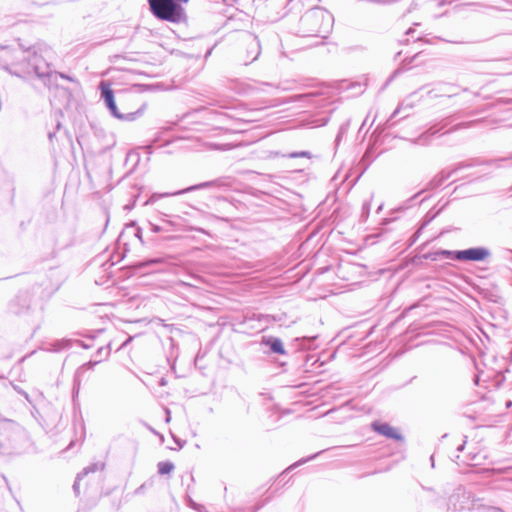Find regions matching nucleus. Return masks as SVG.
Returning a JSON list of instances; mask_svg holds the SVG:
<instances>
[{"mask_svg": "<svg viewBox=\"0 0 512 512\" xmlns=\"http://www.w3.org/2000/svg\"><path fill=\"white\" fill-rule=\"evenodd\" d=\"M54 59L55 52L46 44L37 42V44L34 45V74H36L44 85L49 88L57 86L58 78L76 82L74 77L52 70Z\"/></svg>", "mask_w": 512, "mask_h": 512, "instance_id": "obj_1", "label": "nucleus"}, {"mask_svg": "<svg viewBox=\"0 0 512 512\" xmlns=\"http://www.w3.org/2000/svg\"><path fill=\"white\" fill-rule=\"evenodd\" d=\"M333 15L322 7L308 10L299 21L298 33L301 37L327 38L333 27Z\"/></svg>", "mask_w": 512, "mask_h": 512, "instance_id": "obj_2", "label": "nucleus"}, {"mask_svg": "<svg viewBox=\"0 0 512 512\" xmlns=\"http://www.w3.org/2000/svg\"><path fill=\"white\" fill-rule=\"evenodd\" d=\"M189 0H148L151 13L159 20L179 23L184 15L182 3Z\"/></svg>", "mask_w": 512, "mask_h": 512, "instance_id": "obj_3", "label": "nucleus"}, {"mask_svg": "<svg viewBox=\"0 0 512 512\" xmlns=\"http://www.w3.org/2000/svg\"><path fill=\"white\" fill-rule=\"evenodd\" d=\"M99 88L101 90V99H103L106 107L108 108L113 117L121 121L132 122L143 115L145 105H142L141 108L137 109L134 112L121 113L117 108L114 98V92L111 89V86L108 82L101 81L99 84Z\"/></svg>", "mask_w": 512, "mask_h": 512, "instance_id": "obj_4", "label": "nucleus"}, {"mask_svg": "<svg viewBox=\"0 0 512 512\" xmlns=\"http://www.w3.org/2000/svg\"><path fill=\"white\" fill-rule=\"evenodd\" d=\"M239 61L249 65L256 61L261 54V45L258 37L251 32H242L239 38Z\"/></svg>", "mask_w": 512, "mask_h": 512, "instance_id": "obj_5", "label": "nucleus"}, {"mask_svg": "<svg viewBox=\"0 0 512 512\" xmlns=\"http://www.w3.org/2000/svg\"><path fill=\"white\" fill-rule=\"evenodd\" d=\"M490 256L491 251L488 248L479 246L458 250V252L455 254V260L481 262L485 261Z\"/></svg>", "mask_w": 512, "mask_h": 512, "instance_id": "obj_6", "label": "nucleus"}, {"mask_svg": "<svg viewBox=\"0 0 512 512\" xmlns=\"http://www.w3.org/2000/svg\"><path fill=\"white\" fill-rule=\"evenodd\" d=\"M220 185H221V180L218 179V180L207 181V182H203V183H200V184H197V185H193L191 187H188L186 189H183V190H180V191H176V192H173V193H164V194L154 193V194H152L149 197V199L144 203V205H152L156 201H158L160 198L165 197V196L179 195V194H183V193H186V192H190V191H194V190H199V189H204V188H208V187H218Z\"/></svg>", "mask_w": 512, "mask_h": 512, "instance_id": "obj_7", "label": "nucleus"}, {"mask_svg": "<svg viewBox=\"0 0 512 512\" xmlns=\"http://www.w3.org/2000/svg\"><path fill=\"white\" fill-rule=\"evenodd\" d=\"M159 219L162 226L170 228V232H179L185 229V220L179 215L159 212Z\"/></svg>", "mask_w": 512, "mask_h": 512, "instance_id": "obj_8", "label": "nucleus"}, {"mask_svg": "<svg viewBox=\"0 0 512 512\" xmlns=\"http://www.w3.org/2000/svg\"><path fill=\"white\" fill-rule=\"evenodd\" d=\"M456 89H457V87L454 84L438 82L434 88L428 90L427 95L430 98H437V97H444V96L452 97L457 94Z\"/></svg>", "mask_w": 512, "mask_h": 512, "instance_id": "obj_9", "label": "nucleus"}, {"mask_svg": "<svg viewBox=\"0 0 512 512\" xmlns=\"http://www.w3.org/2000/svg\"><path fill=\"white\" fill-rule=\"evenodd\" d=\"M278 87L269 82H258L254 81L253 83L247 84L244 92L251 96H256L261 93H271V91L276 90Z\"/></svg>", "mask_w": 512, "mask_h": 512, "instance_id": "obj_10", "label": "nucleus"}, {"mask_svg": "<svg viewBox=\"0 0 512 512\" xmlns=\"http://www.w3.org/2000/svg\"><path fill=\"white\" fill-rule=\"evenodd\" d=\"M372 429L387 438L395 439L397 441H403L404 439L403 436L388 423L373 422Z\"/></svg>", "mask_w": 512, "mask_h": 512, "instance_id": "obj_11", "label": "nucleus"}, {"mask_svg": "<svg viewBox=\"0 0 512 512\" xmlns=\"http://www.w3.org/2000/svg\"><path fill=\"white\" fill-rule=\"evenodd\" d=\"M460 168L457 167L453 170H442L440 173H438L437 175H435L433 177V179H431L427 185H426V190H435L437 188H439L446 180H448L458 169Z\"/></svg>", "mask_w": 512, "mask_h": 512, "instance_id": "obj_12", "label": "nucleus"}, {"mask_svg": "<svg viewBox=\"0 0 512 512\" xmlns=\"http://www.w3.org/2000/svg\"><path fill=\"white\" fill-rule=\"evenodd\" d=\"M104 463H92L89 466L85 467L80 473L77 474V477L75 479V482L73 484V490L75 494L78 496L79 491V482L83 479V477L87 476L90 473H94L96 471H102L104 469Z\"/></svg>", "mask_w": 512, "mask_h": 512, "instance_id": "obj_13", "label": "nucleus"}, {"mask_svg": "<svg viewBox=\"0 0 512 512\" xmlns=\"http://www.w3.org/2000/svg\"><path fill=\"white\" fill-rule=\"evenodd\" d=\"M73 344L71 339L55 340L53 342L44 343L40 346V349L44 351L60 352L65 349H69Z\"/></svg>", "mask_w": 512, "mask_h": 512, "instance_id": "obj_14", "label": "nucleus"}, {"mask_svg": "<svg viewBox=\"0 0 512 512\" xmlns=\"http://www.w3.org/2000/svg\"><path fill=\"white\" fill-rule=\"evenodd\" d=\"M99 362L100 361H89L77 369L74 377L73 398H75V396L79 393L80 377L82 376V374H84L88 370H92L95 367V365H97Z\"/></svg>", "mask_w": 512, "mask_h": 512, "instance_id": "obj_15", "label": "nucleus"}, {"mask_svg": "<svg viewBox=\"0 0 512 512\" xmlns=\"http://www.w3.org/2000/svg\"><path fill=\"white\" fill-rule=\"evenodd\" d=\"M265 344L267 346H269L271 352H273L275 354H282L283 355V354L286 353V351L284 349L283 342L279 338L270 337L269 339L266 340Z\"/></svg>", "mask_w": 512, "mask_h": 512, "instance_id": "obj_16", "label": "nucleus"}, {"mask_svg": "<svg viewBox=\"0 0 512 512\" xmlns=\"http://www.w3.org/2000/svg\"><path fill=\"white\" fill-rule=\"evenodd\" d=\"M486 164L495 168H500L505 165H512V153L507 157L488 160Z\"/></svg>", "mask_w": 512, "mask_h": 512, "instance_id": "obj_17", "label": "nucleus"}, {"mask_svg": "<svg viewBox=\"0 0 512 512\" xmlns=\"http://www.w3.org/2000/svg\"><path fill=\"white\" fill-rule=\"evenodd\" d=\"M457 251H450V250H439L429 256L432 260H438L439 258H446V259H453L455 260V254Z\"/></svg>", "mask_w": 512, "mask_h": 512, "instance_id": "obj_18", "label": "nucleus"}, {"mask_svg": "<svg viewBox=\"0 0 512 512\" xmlns=\"http://www.w3.org/2000/svg\"><path fill=\"white\" fill-rule=\"evenodd\" d=\"M175 466L170 461H162L158 463V473L160 475H166L174 470Z\"/></svg>", "mask_w": 512, "mask_h": 512, "instance_id": "obj_19", "label": "nucleus"}, {"mask_svg": "<svg viewBox=\"0 0 512 512\" xmlns=\"http://www.w3.org/2000/svg\"><path fill=\"white\" fill-rule=\"evenodd\" d=\"M149 230L153 233L170 232V228L162 226V224H155L151 221L148 222Z\"/></svg>", "mask_w": 512, "mask_h": 512, "instance_id": "obj_20", "label": "nucleus"}, {"mask_svg": "<svg viewBox=\"0 0 512 512\" xmlns=\"http://www.w3.org/2000/svg\"><path fill=\"white\" fill-rule=\"evenodd\" d=\"M411 108H412V107H411V106H409V105L404 106L403 104H400V105H399V106L394 110V112L392 113V115H391L390 119L388 120V123H389L388 125H389L390 127L394 126V124H395V123H394V122H392V119H393V118H395L396 116H398V115L401 113V111H402V110H404V109H411Z\"/></svg>", "mask_w": 512, "mask_h": 512, "instance_id": "obj_21", "label": "nucleus"}, {"mask_svg": "<svg viewBox=\"0 0 512 512\" xmlns=\"http://www.w3.org/2000/svg\"><path fill=\"white\" fill-rule=\"evenodd\" d=\"M187 504L190 508L196 510L197 512H208L203 505L196 503L191 497L187 498Z\"/></svg>", "mask_w": 512, "mask_h": 512, "instance_id": "obj_22", "label": "nucleus"}, {"mask_svg": "<svg viewBox=\"0 0 512 512\" xmlns=\"http://www.w3.org/2000/svg\"><path fill=\"white\" fill-rule=\"evenodd\" d=\"M208 147L214 150H230L232 146L230 144H217V143H208Z\"/></svg>", "mask_w": 512, "mask_h": 512, "instance_id": "obj_23", "label": "nucleus"}, {"mask_svg": "<svg viewBox=\"0 0 512 512\" xmlns=\"http://www.w3.org/2000/svg\"><path fill=\"white\" fill-rule=\"evenodd\" d=\"M289 158H300V157H306L311 158V153L309 151H299V152H292L288 154Z\"/></svg>", "mask_w": 512, "mask_h": 512, "instance_id": "obj_24", "label": "nucleus"}, {"mask_svg": "<svg viewBox=\"0 0 512 512\" xmlns=\"http://www.w3.org/2000/svg\"><path fill=\"white\" fill-rule=\"evenodd\" d=\"M109 354H110V344H108L106 347H100V348H98V350H97V355H98L99 357H102V356H103V357H105V358H106V357H108V356H109Z\"/></svg>", "mask_w": 512, "mask_h": 512, "instance_id": "obj_25", "label": "nucleus"}, {"mask_svg": "<svg viewBox=\"0 0 512 512\" xmlns=\"http://www.w3.org/2000/svg\"><path fill=\"white\" fill-rule=\"evenodd\" d=\"M371 203L369 201H366L363 203L362 206V217L367 218L370 212Z\"/></svg>", "mask_w": 512, "mask_h": 512, "instance_id": "obj_26", "label": "nucleus"}, {"mask_svg": "<svg viewBox=\"0 0 512 512\" xmlns=\"http://www.w3.org/2000/svg\"><path fill=\"white\" fill-rule=\"evenodd\" d=\"M348 126H349V123H345V124H342L340 126L339 132H338L337 137H336V142L337 143L340 141L342 135L347 131Z\"/></svg>", "mask_w": 512, "mask_h": 512, "instance_id": "obj_27", "label": "nucleus"}, {"mask_svg": "<svg viewBox=\"0 0 512 512\" xmlns=\"http://www.w3.org/2000/svg\"><path fill=\"white\" fill-rule=\"evenodd\" d=\"M318 454H319V453H316V454H314V455H313V456H311V457H308V458H306V459H302V460L298 461V462H297V463H295L294 465L290 466L287 470H291V469H293V467H295V466H298V465H300V464L306 463L307 461H309V460H311V459H314Z\"/></svg>", "mask_w": 512, "mask_h": 512, "instance_id": "obj_28", "label": "nucleus"}, {"mask_svg": "<svg viewBox=\"0 0 512 512\" xmlns=\"http://www.w3.org/2000/svg\"><path fill=\"white\" fill-rule=\"evenodd\" d=\"M441 130V128H437V126H432L426 133L430 135H434L438 133Z\"/></svg>", "mask_w": 512, "mask_h": 512, "instance_id": "obj_29", "label": "nucleus"}, {"mask_svg": "<svg viewBox=\"0 0 512 512\" xmlns=\"http://www.w3.org/2000/svg\"><path fill=\"white\" fill-rule=\"evenodd\" d=\"M136 237L143 243V239H142V229L140 227L137 228V231H136Z\"/></svg>", "mask_w": 512, "mask_h": 512, "instance_id": "obj_30", "label": "nucleus"}, {"mask_svg": "<svg viewBox=\"0 0 512 512\" xmlns=\"http://www.w3.org/2000/svg\"><path fill=\"white\" fill-rule=\"evenodd\" d=\"M81 347H83L84 349H88L90 348V345L84 343L83 341H80V340H77L76 341Z\"/></svg>", "mask_w": 512, "mask_h": 512, "instance_id": "obj_31", "label": "nucleus"}, {"mask_svg": "<svg viewBox=\"0 0 512 512\" xmlns=\"http://www.w3.org/2000/svg\"><path fill=\"white\" fill-rule=\"evenodd\" d=\"M467 125H468V124H466V123L457 124V125H455V126L453 127V129H452V130H457V129H459V128L466 127Z\"/></svg>", "mask_w": 512, "mask_h": 512, "instance_id": "obj_32", "label": "nucleus"}, {"mask_svg": "<svg viewBox=\"0 0 512 512\" xmlns=\"http://www.w3.org/2000/svg\"><path fill=\"white\" fill-rule=\"evenodd\" d=\"M165 412H166V422H170V420H171L170 410L166 409Z\"/></svg>", "mask_w": 512, "mask_h": 512, "instance_id": "obj_33", "label": "nucleus"}, {"mask_svg": "<svg viewBox=\"0 0 512 512\" xmlns=\"http://www.w3.org/2000/svg\"><path fill=\"white\" fill-rule=\"evenodd\" d=\"M416 57H417V54H416V55H414V56H413L411 59H409V60H408V59H405V65H409V64H411V63L413 62L414 58H416Z\"/></svg>", "mask_w": 512, "mask_h": 512, "instance_id": "obj_34", "label": "nucleus"}, {"mask_svg": "<svg viewBox=\"0 0 512 512\" xmlns=\"http://www.w3.org/2000/svg\"><path fill=\"white\" fill-rule=\"evenodd\" d=\"M132 341V337H129L126 339V341L120 346V348L125 347L127 344H129Z\"/></svg>", "mask_w": 512, "mask_h": 512, "instance_id": "obj_35", "label": "nucleus"}, {"mask_svg": "<svg viewBox=\"0 0 512 512\" xmlns=\"http://www.w3.org/2000/svg\"><path fill=\"white\" fill-rule=\"evenodd\" d=\"M466 6H469V7H472V8H476V7H480L481 5L478 4V3H469V4H466Z\"/></svg>", "mask_w": 512, "mask_h": 512, "instance_id": "obj_36", "label": "nucleus"}, {"mask_svg": "<svg viewBox=\"0 0 512 512\" xmlns=\"http://www.w3.org/2000/svg\"><path fill=\"white\" fill-rule=\"evenodd\" d=\"M159 262H160V259L155 258V259L148 261V264H155V263H159Z\"/></svg>", "mask_w": 512, "mask_h": 512, "instance_id": "obj_37", "label": "nucleus"}, {"mask_svg": "<svg viewBox=\"0 0 512 512\" xmlns=\"http://www.w3.org/2000/svg\"><path fill=\"white\" fill-rule=\"evenodd\" d=\"M464 447H465V442H464L463 444H461V445H459V446H458L457 451H458V452L463 451Z\"/></svg>", "mask_w": 512, "mask_h": 512, "instance_id": "obj_38", "label": "nucleus"}, {"mask_svg": "<svg viewBox=\"0 0 512 512\" xmlns=\"http://www.w3.org/2000/svg\"><path fill=\"white\" fill-rule=\"evenodd\" d=\"M400 71H401L400 69L395 70V71H394V73L392 74V76H391L390 80H391L392 78H394L396 75H398V74L400 73Z\"/></svg>", "mask_w": 512, "mask_h": 512, "instance_id": "obj_39", "label": "nucleus"}, {"mask_svg": "<svg viewBox=\"0 0 512 512\" xmlns=\"http://www.w3.org/2000/svg\"><path fill=\"white\" fill-rule=\"evenodd\" d=\"M187 477L190 479L191 483H194V477H193L192 473H188Z\"/></svg>", "mask_w": 512, "mask_h": 512, "instance_id": "obj_40", "label": "nucleus"}, {"mask_svg": "<svg viewBox=\"0 0 512 512\" xmlns=\"http://www.w3.org/2000/svg\"><path fill=\"white\" fill-rule=\"evenodd\" d=\"M419 194H420V193H417V194H415L414 196H412V197L409 199V202H411V201L415 200V199L418 197V195H419Z\"/></svg>", "mask_w": 512, "mask_h": 512, "instance_id": "obj_41", "label": "nucleus"}, {"mask_svg": "<svg viewBox=\"0 0 512 512\" xmlns=\"http://www.w3.org/2000/svg\"><path fill=\"white\" fill-rule=\"evenodd\" d=\"M445 3H446V1H445V0H439V1H438V5H439V6H443Z\"/></svg>", "mask_w": 512, "mask_h": 512, "instance_id": "obj_42", "label": "nucleus"}, {"mask_svg": "<svg viewBox=\"0 0 512 512\" xmlns=\"http://www.w3.org/2000/svg\"><path fill=\"white\" fill-rule=\"evenodd\" d=\"M413 31H414V30H413L412 28H409V29L407 30L406 34H407V35H410L411 33H413Z\"/></svg>", "mask_w": 512, "mask_h": 512, "instance_id": "obj_43", "label": "nucleus"}, {"mask_svg": "<svg viewBox=\"0 0 512 512\" xmlns=\"http://www.w3.org/2000/svg\"><path fill=\"white\" fill-rule=\"evenodd\" d=\"M430 460H431V463H432V467H434V457L431 456Z\"/></svg>", "mask_w": 512, "mask_h": 512, "instance_id": "obj_44", "label": "nucleus"}, {"mask_svg": "<svg viewBox=\"0 0 512 512\" xmlns=\"http://www.w3.org/2000/svg\"><path fill=\"white\" fill-rule=\"evenodd\" d=\"M175 441H176V442H177V444L180 446V448L183 446V444H182V443H180V441H178V440H176V439H175Z\"/></svg>", "mask_w": 512, "mask_h": 512, "instance_id": "obj_45", "label": "nucleus"}, {"mask_svg": "<svg viewBox=\"0 0 512 512\" xmlns=\"http://www.w3.org/2000/svg\"><path fill=\"white\" fill-rule=\"evenodd\" d=\"M25 397L28 401H30L28 394H25Z\"/></svg>", "mask_w": 512, "mask_h": 512, "instance_id": "obj_46", "label": "nucleus"}, {"mask_svg": "<svg viewBox=\"0 0 512 512\" xmlns=\"http://www.w3.org/2000/svg\"><path fill=\"white\" fill-rule=\"evenodd\" d=\"M270 316L269 315H264L263 318L265 319H268Z\"/></svg>", "mask_w": 512, "mask_h": 512, "instance_id": "obj_47", "label": "nucleus"}, {"mask_svg": "<svg viewBox=\"0 0 512 512\" xmlns=\"http://www.w3.org/2000/svg\"><path fill=\"white\" fill-rule=\"evenodd\" d=\"M458 459H459V455H456V459L454 461L457 462Z\"/></svg>", "mask_w": 512, "mask_h": 512, "instance_id": "obj_48", "label": "nucleus"}, {"mask_svg": "<svg viewBox=\"0 0 512 512\" xmlns=\"http://www.w3.org/2000/svg\"><path fill=\"white\" fill-rule=\"evenodd\" d=\"M0 421H6V419H3V418L0 417Z\"/></svg>", "mask_w": 512, "mask_h": 512, "instance_id": "obj_49", "label": "nucleus"}, {"mask_svg": "<svg viewBox=\"0 0 512 512\" xmlns=\"http://www.w3.org/2000/svg\"><path fill=\"white\" fill-rule=\"evenodd\" d=\"M2 378H3V376L0 375V379H2Z\"/></svg>", "mask_w": 512, "mask_h": 512, "instance_id": "obj_50", "label": "nucleus"}]
</instances>
